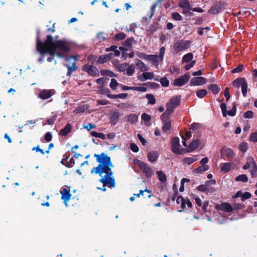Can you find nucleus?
<instances>
[{
    "mask_svg": "<svg viewBox=\"0 0 257 257\" xmlns=\"http://www.w3.org/2000/svg\"><path fill=\"white\" fill-rule=\"evenodd\" d=\"M208 12L212 14H217L219 12V8L217 6L212 7L209 10Z\"/></svg>",
    "mask_w": 257,
    "mask_h": 257,
    "instance_id": "37998d69",
    "label": "nucleus"
},
{
    "mask_svg": "<svg viewBox=\"0 0 257 257\" xmlns=\"http://www.w3.org/2000/svg\"><path fill=\"white\" fill-rule=\"evenodd\" d=\"M244 80L243 78H237L233 81L232 85L235 87H239L242 84Z\"/></svg>",
    "mask_w": 257,
    "mask_h": 257,
    "instance_id": "7c9ffc66",
    "label": "nucleus"
},
{
    "mask_svg": "<svg viewBox=\"0 0 257 257\" xmlns=\"http://www.w3.org/2000/svg\"><path fill=\"white\" fill-rule=\"evenodd\" d=\"M146 97L149 101V103L154 104L156 103V99L153 94H147Z\"/></svg>",
    "mask_w": 257,
    "mask_h": 257,
    "instance_id": "c9c22d12",
    "label": "nucleus"
},
{
    "mask_svg": "<svg viewBox=\"0 0 257 257\" xmlns=\"http://www.w3.org/2000/svg\"><path fill=\"white\" fill-rule=\"evenodd\" d=\"M154 77V74L153 72H143L142 74L139 75L137 77L138 80L143 82L147 80H151Z\"/></svg>",
    "mask_w": 257,
    "mask_h": 257,
    "instance_id": "ddd939ff",
    "label": "nucleus"
},
{
    "mask_svg": "<svg viewBox=\"0 0 257 257\" xmlns=\"http://www.w3.org/2000/svg\"><path fill=\"white\" fill-rule=\"evenodd\" d=\"M107 80H108V79L105 78H104V77H101V78L97 79L96 80V82L98 84H103L105 83H107Z\"/></svg>",
    "mask_w": 257,
    "mask_h": 257,
    "instance_id": "0e129e2a",
    "label": "nucleus"
},
{
    "mask_svg": "<svg viewBox=\"0 0 257 257\" xmlns=\"http://www.w3.org/2000/svg\"><path fill=\"white\" fill-rule=\"evenodd\" d=\"M193 58V54L192 53H188L185 55L182 59L183 62L188 63L192 60Z\"/></svg>",
    "mask_w": 257,
    "mask_h": 257,
    "instance_id": "f704fd0d",
    "label": "nucleus"
},
{
    "mask_svg": "<svg viewBox=\"0 0 257 257\" xmlns=\"http://www.w3.org/2000/svg\"><path fill=\"white\" fill-rule=\"evenodd\" d=\"M253 113L252 111L248 110L244 113L243 116L246 118H251L253 117Z\"/></svg>",
    "mask_w": 257,
    "mask_h": 257,
    "instance_id": "13d9d810",
    "label": "nucleus"
},
{
    "mask_svg": "<svg viewBox=\"0 0 257 257\" xmlns=\"http://www.w3.org/2000/svg\"><path fill=\"white\" fill-rule=\"evenodd\" d=\"M197 189L201 192H205L208 191V187H207L206 184L205 185H200L198 186Z\"/></svg>",
    "mask_w": 257,
    "mask_h": 257,
    "instance_id": "6e6d98bb",
    "label": "nucleus"
},
{
    "mask_svg": "<svg viewBox=\"0 0 257 257\" xmlns=\"http://www.w3.org/2000/svg\"><path fill=\"white\" fill-rule=\"evenodd\" d=\"M94 157L96 158V162L98 163L97 167L93 168L91 173L98 174L102 178L99 181L103 184L102 188H98V189L102 191H106L105 186L108 187H114L115 184L114 179L113 177V172L111 168L114 167L110 157L104 153L100 154H94Z\"/></svg>",
    "mask_w": 257,
    "mask_h": 257,
    "instance_id": "f257e3e1",
    "label": "nucleus"
},
{
    "mask_svg": "<svg viewBox=\"0 0 257 257\" xmlns=\"http://www.w3.org/2000/svg\"><path fill=\"white\" fill-rule=\"evenodd\" d=\"M119 113L118 111H114L111 114L110 123L112 125H114L118 122L119 118Z\"/></svg>",
    "mask_w": 257,
    "mask_h": 257,
    "instance_id": "f3484780",
    "label": "nucleus"
},
{
    "mask_svg": "<svg viewBox=\"0 0 257 257\" xmlns=\"http://www.w3.org/2000/svg\"><path fill=\"white\" fill-rule=\"evenodd\" d=\"M225 155L227 157L233 158L234 157V153L233 151L230 148H227L225 150Z\"/></svg>",
    "mask_w": 257,
    "mask_h": 257,
    "instance_id": "c03bdc74",
    "label": "nucleus"
},
{
    "mask_svg": "<svg viewBox=\"0 0 257 257\" xmlns=\"http://www.w3.org/2000/svg\"><path fill=\"white\" fill-rule=\"evenodd\" d=\"M141 117L142 119L146 122H148L151 119V115H148L145 113H144L142 114Z\"/></svg>",
    "mask_w": 257,
    "mask_h": 257,
    "instance_id": "a18cd8bd",
    "label": "nucleus"
},
{
    "mask_svg": "<svg viewBox=\"0 0 257 257\" xmlns=\"http://www.w3.org/2000/svg\"><path fill=\"white\" fill-rule=\"evenodd\" d=\"M52 138V136L50 132L47 133L45 135V140L47 142H50L51 141Z\"/></svg>",
    "mask_w": 257,
    "mask_h": 257,
    "instance_id": "338daca9",
    "label": "nucleus"
},
{
    "mask_svg": "<svg viewBox=\"0 0 257 257\" xmlns=\"http://www.w3.org/2000/svg\"><path fill=\"white\" fill-rule=\"evenodd\" d=\"M37 49L42 55L46 54L50 55V57L47 58V61L50 62L54 60V56L55 55L60 58L63 57L64 56L63 53H67L69 51V47L66 42L62 41L54 42L52 36H47L45 42L37 40Z\"/></svg>",
    "mask_w": 257,
    "mask_h": 257,
    "instance_id": "f03ea898",
    "label": "nucleus"
},
{
    "mask_svg": "<svg viewBox=\"0 0 257 257\" xmlns=\"http://www.w3.org/2000/svg\"><path fill=\"white\" fill-rule=\"evenodd\" d=\"M136 65L137 68L140 69L141 72H145L148 71L149 69L145 65L144 62L139 59H137L136 60Z\"/></svg>",
    "mask_w": 257,
    "mask_h": 257,
    "instance_id": "6ab92c4d",
    "label": "nucleus"
},
{
    "mask_svg": "<svg viewBox=\"0 0 257 257\" xmlns=\"http://www.w3.org/2000/svg\"><path fill=\"white\" fill-rule=\"evenodd\" d=\"M216 209L225 212H231L233 211L232 206L228 203L224 202L216 206Z\"/></svg>",
    "mask_w": 257,
    "mask_h": 257,
    "instance_id": "f8f14e48",
    "label": "nucleus"
},
{
    "mask_svg": "<svg viewBox=\"0 0 257 257\" xmlns=\"http://www.w3.org/2000/svg\"><path fill=\"white\" fill-rule=\"evenodd\" d=\"M241 87L242 95H243V96H245L247 93V84L245 79L243 81L242 84L241 85Z\"/></svg>",
    "mask_w": 257,
    "mask_h": 257,
    "instance_id": "72a5a7b5",
    "label": "nucleus"
},
{
    "mask_svg": "<svg viewBox=\"0 0 257 257\" xmlns=\"http://www.w3.org/2000/svg\"><path fill=\"white\" fill-rule=\"evenodd\" d=\"M172 151L176 154H182L183 149L180 148L179 139L178 137H175L173 139L172 143Z\"/></svg>",
    "mask_w": 257,
    "mask_h": 257,
    "instance_id": "6e6552de",
    "label": "nucleus"
},
{
    "mask_svg": "<svg viewBox=\"0 0 257 257\" xmlns=\"http://www.w3.org/2000/svg\"><path fill=\"white\" fill-rule=\"evenodd\" d=\"M235 180L236 181L246 182L248 180V178L246 175L242 174L237 176L235 178Z\"/></svg>",
    "mask_w": 257,
    "mask_h": 257,
    "instance_id": "e433bc0d",
    "label": "nucleus"
},
{
    "mask_svg": "<svg viewBox=\"0 0 257 257\" xmlns=\"http://www.w3.org/2000/svg\"><path fill=\"white\" fill-rule=\"evenodd\" d=\"M209 169V166L208 165L203 166L201 165L198 168L195 169L194 170V172L196 173H202L204 172H205L208 170Z\"/></svg>",
    "mask_w": 257,
    "mask_h": 257,
    "instance_id": "bb28decb",
    "label": "nucleus"
},
{
    "mask_svg": "<svg viewBox=\"0 0 257 257\" xmlns=\"http://www.w3.org/2000/svg\"><path fill=\"white\" fill-rule=\"evenodd\" d=\"M176 202L177 204H180L181 207L182 209H184L186 207V200L181 196L177 197Z\"/></svg>",
    "mask_w": 257,
    "mask_h": 257,
    "instance_id": "c85d7f7f",
    "label": "nucleus"
},
{
    "mask_svg": "<svg viewBox=\"0 0 257 257\" xmlns=\"http://www.w3.org/2000/svg\"><path fill=\"white\" fill-rule=\"evenodd\" d=\"M220 108L223 116L224 117H226L227 115L226 105L225 103H221L220 105Z\"/></svg>",
    "mask_w": 257,
    "mask_h": 257,
    "instance_id": "09e8293b",
    "label": "nucleus"
},
{
    "mask_svg": "<svg viewBox=\"0 0 257 257\" xmlns=\"http://www.w3.org/2000/svg\"><path fill=\"white\" fill-rule=\"evenodd\" d=\"M77 60V57L76 56H73L72 57H70L68 58H67L66 59V61L68 62H71L73 61L72 65L71 66L69 65L68 64H66L65 66L68 69V71L67 73V75L70 76L72 72L74 71H75L77 69V66L76 65L75 62Z\"/></svg>",
    "mask_w": 257,
    "mask_h": 257,
    "instance_id": "0eeeda50",
    "label": "nucleus"
},
{
    "mask_svg": "<svg viewBox=\"0 0 257 257\" xmlns=\"http://www.w3.org/2000/svg\"><path fill=\"white\" fill-rule=\"evenodd\" d=\"M125 38V35L123 33H119L114 36V40L116 41H119L120 40L124 39Z\"/></svg>",
    "mask_w": 257,
    "mask_h": 257,
    "instance_id": "49530a36",
    "label": "nucleus"
},
{
    "mask_svg": "<svg viewBox=\"0 0 257 257\" xmlns=\"http://www.w3.org/2000/svg\"><path fill=\"white\" fill-rule=\"evenodd\" d=\"M208 89L213 94H217L220 91L221 89L217 84H213L208 86Z\"/></svg>",
    "mask_w": 257,
    "mask_h": 257,
    "instance_id": "5701e85b",
    "label": "nucleus"
},
{
    "mask_svg": "<svg viewBox=\"0 0 257 257\" xmlns=\"http://www.w3.org/2000/svg\"><path fill=\"white\" fill-rule=\"evenodd\" d=\"M118 85V83L117 82L116 80L114 78H112L111 79V81L109 84L110 87L112 89L115 90V89H116V88Z\"/></svg>",
    "mask_w": 257,
    "mask_h": 257,
    "instance_id": "ea45409f",
    "label": "nucleus"
},
{
    "mask_svg": "<svg viewBox=\"0 0 257 257\" xmlns=\"http://www.w3.org/2000/svg\"><path fill=\"white\" fill-rule=\"evenodd\" d=\"M150 83H146L143 84L142 86H135L134 87V90L142 92H146L147 91V88L145 86L148 85Z\"/></svg>",
    "mask_w": 257,
    "mask_h": 257,
    "instance_id": "473e14b6",
    "label": "nucleus"
},
{
    "mask_svg": "<svg viewBox=\"0 0 257 257\" xmlns=\"http://www.w3.org/2000/svg\"><path fill=\"white\" fill-rule=\"evenodd\" d=\"M172 18L176 21H181L182 20V16L178 13H172Z\"/></svg>",
    "mask_w": 257,
    "mask_h": 257,
    "instance_id": "603ef678",
    "label": "nucleus"
},
{
    "mask_svg": "<svg viewBox=\"0 0 257 257\" xmlns=\"http://www.w3.org/2000/svg\"><path fill=\"white\" fill-rule=\"evenodd\" d=\"M127 64H128L126 63H124L122 64H118L116 66V68L120 72H124V71H126Z\"/></svg>",
    "mask_w": 257,
    "mask_h": 257,
    "instance_id": "4c0bfd02",
    "label": "nucleus"
},
{
    "mask_svg": "<svg viewBox=\"0 0 257 257\" xmlns=\"http://www.w3.org/2000/svg\"><path fill=\"white\" fill-rule=\"evenodd\" d=\"M200 145V142L198 140H195L192 141L188 146L189 149L190 151L197 149Z\"/></svg>",
    "mask_w": 257,
    "mask_h": 257,
    "instance_id": "b1692460",
    "label": "nucleus"
},
{
    "mask_svg": "<svg viewBox=\"0 0 257 257\" xmlns=\"http://www.w3.org/2000/svg\"><path fill=\"white\" fill-rule=\"evenodd\" d=\"M191 42L190 41H178L173 45L172 52L173 53H177L180 51L185 50L188 49Z\"/></svg>",
    "mask_w": 257,
    "mask_h": 257,
    "instance_id": "20e7f679",
    "label": "nucleus"
},
{
    "mask_svg": "<svg viewBox=\"0 0 257 257\" xmlns=\"http://www.w3.org/2000/svg\"><path fill=\"white\" fill-rule=\"evenodd\" d=\"M247 149V144L246 143H242L240 145V150L242 152H245Z\"/></svg>",
    "mask_w": 257,
    "mask_h": 257,
    "instance_id": "e2e57ef3",
    "label": "nucleus"
},
{
    "mask_svg": "<svg viewBox=\"0 0 257 257\" xmlns=\"http://www.w3.org/2000/svg\"><path fill=\"white\" fill-rule=\"evenodd\" d=\"M224 96L226 98V100L228 101L230 98V95L229 93V88H228V87L225 88L224 91Z\"/></svg>",
    "mask_w": 257,
    "mask_h": 257,
    "instance_id": "69168bd1",
    "label": "nucleus"
},
{
    "mask_svg": "<svg viewBox=\"0 0 257 257\" xmlns=\"http://www.w3.org/2000/svg\"><path fill=\"white\" fill-rule=\"evenodd\" d=\"M162 86L167 87L169 85V81L166 77H163L160 80Z\"/></svg>",
    "mask_w": 257,
    "mask_h": 257,
    "instance_id": "a19ab883",
    "label": "nucleus"
},
{
    "mask_svg": "<svg viewBox=\"0 0 257 257\" xmlns=\"http://www.w3.org/2000/svg\"><path fill=\"white\" fill-rule=\"evenodd\" d=\"M147 57V60L149 61L151 64L154 66L157 69L158 68L159 62L163 61V60L159 58L157 55H149Z\"/></svg>",
    "mask_w": 257,
    "mask_h": 257,
    "instance_id": "9d476101",
    "label": "nucleus"
},
{
    "mask_svg": "<svg viewBox=\"0 0 257 257\" xmlns=\"http://www.w3.org/2000/svg\"><path fill=\"white\" fill-rule=\"evenodd\" d=\"M165 47L164 46H162L159 51V55H158V57L160 58L162 60H163L164 56L165 53Z\"/></svg>",
    "mask_w": 257,
    "mask_h": 257,
    "instance_id": "5fc2aeb1",
    "label": "nucleus"
},
{
    "mask_svg": "<svg viewBox=\"0 0 257 257\" xmlns=\"http://www.w3.org/2000/svg\"><path fill=\"white\" fill-rule=\"evenodd\" d=\"M83 70L86 71L89 75L92 76H97L98 75V71L96 67L88 64L83 66Z\"/></svg>",
    "mask_w": 257,
    "mask_h": 257,
    "instance_id": "9b49d317",
    "label": "nucleus"
},
{
    "mask_svg": "<svg viewBox=\"0 0 257 257\" xmlns=\"http://www.w3.org/2000/svg\"><path fill=\"white\" fill-rule=\"evenodd\" d=\"M200 124L198 123H193L190 126V128L194 131H197L200 127Z\"/></svg>",
    "mask_w": 257,
    "mask_h": 257,
    "instance_id": "4d7b16f0",
    "label": "nucleus"
},
{
    "mask_svg": "<svg viewBox=\"0 0 257 257\" xmlns=\"http://www.w3.org/2000/svg\"><path fill=\"white\" fill-rule=\"evenodd\" d=\"M126 74L129 76H132L135 71V66L133 64H127V68L126 69Z\"/></svg>",
    "mask_w": 257,
    "mask_h": 257,
    "instance_id": "2f4dec72",
    "label": "nucleus"
},
{
    "mask_svg": "<svg viewBox=\"0 0 257 257\" xmlns=\"http://www.w3.org/2000/svg\"><path fill=\"white\" fill-rule=\"evenodd\" d=\"M236 111V105H235V103H234L232 108L231 110H230L229 111H228V112H227V114H228L229 115L231 116H233L235 115Z\"/></svg>",
    "mask_w": 257,
    "mask_h": 257,
    "instance_id": "de8ad7c7",
    "label": "nucleus"
},
{
    "mask_svg": "<svg viewBox=\"0 0 257 257\" xmlns=\"http://www.w3.org/2000/svg\"><path fill=\"white\" fill-rule=\"evenodd\" d=\"M197 160V156H193L191 157H185L183 160V163L184 164L190 165Z\"/></svg>",
    "mask_w": 257,
    "mask_h": 257,
    "instance_id": "412c9836",
    "label": "nucleus"
},
{
    "mask_svg": "<svg viewBox=\"0 0 257 257\" xmlns=\"http://www.w3.org/2000/svg\"><path fill=\"white\" fill-rule=\"evenodd\" d=\"M60 193L62 195L61 199L64 201L65 204L67 205V202L70 199L71 194L69 191L66 188H63Z\"/></svg>",
    "mask_w": 257,
    "mask_h": 257,
    "instance_id": "2eb2a0df",
    "label": "nucleus"
},
{
    "mask_svg": "<svg viewBox=\"0 0 257 257\" xmlns=\"http://www.w3.org/2000/svg\"><path fill=\"white\" fill-rule=\"evenodd\" d=\"M107 61H108L107 57L106 56V55H101L99 57V58L97 60V62L99 64H103V63L107 62Z\"/></svg>",
    "mask_w": 257,
    "mask_h": 257,
    "instance_id": "79ce46f5",
    "label": "nucleus"
},
{
    "mask_svg": "<svg viewBox=\"0 0 257 257\" xmlns=\"http://www.w3.org/2000/svg\"><path fill=\"white\" fill-rule=\"evenodd\" d=\"M250 140L254 143L257 142V131L251 134Z\"/></svg>",
    "mask_w": 257,
    "mask_h": 257,
    "instance_id": "052dcab7",
    "label": "nucleus"
},
{
    "mask_svg": "<svg viewBox=\"0 0 257 257\" xmlns=\"http://www.w3.org/2000/svg\"><path fill=\"white\" fill-rule=\"evenodd\" d=\"M251 196V194L249 192H246L242 194V195H241V200L243 201L245 199H248L250 198Z\"/></svg>",
    "mask_w": 257,
    "mask_h": 257,
    "instance_id": "680f3d73",
    "label": "nucleus"
},
{
    "mask_svg": "<svg viewBox=\"0 0 257 257\" xmlns=\"http://www.w3.org/2000/svg\"><path fill=\"white\" fill-rule=\"evenodd\" d=\"M55 93L54 89H43L39 93V97L42 99H47L50 98Z\"/></svg>",
    "mask_w": 257,
    "mask_h": 257,
    "instance_id": "1a4fd4ad",
    "label": "nucleus"
},
{
    "mask_svg": "<svg viewBox=\"0 0 257 257\" xmlns=\"http://www.w3.org/2000/svg\"><path fill=\"white\" fill-rule=\"evenodd\" d=\"M157 174L158 176L159 180L162 182H165L167 180V177L166 175L161 171H158L157 172Z\"/></svg>",
    "mask_w": 257,
    "mask_h": 257,
    "instance_id": "c756f323",
    "label": "nucleus"
},
{
    "mask_svg": "<svg viewBox=\"0 0 257 257\" xmlns=\"http://www.w3.org/2000/svg\"><path fill=\"white\" fill-rule=\"evenodd\" d=\"M207 92L205 89H201L198 90L196 92V95L200 98H203L207 94Z\"/></svg>",
    "mask_w": 257,
    "mask_h": 257,
    "instance_id": "58836bf2",
    "label": "nucleus"
},
{
    "mask_svg": "<svg viewBox=\"0 0 257 257\" xmlns=\"http://www.w3.org/2000/svg\"><path fill=\"white\" fill-rule=\"evenodd\" d=\"M147 192L149 193V195L148 196V198H150L152 196V195L151 194V192L150 191V190H148L147 189H145L144 191L141 190L140 191L139 193H138V194H135L134 195L139 197L140 196V195H143V193H144V192Z\"/></svg>",
    "mask_w": 257,
    "mask_h": 257,
    "instance_id": "3c124183",
    "label": "nucleus"
},
{
    "mask_svg": "<svg viewBox=\"0 0 257 257\" xmlns=\"http://www.w3.org/2000/svg\"><path fill=\"white\" fill-rule=\"evenodd\" d=\"M167 116L168 115H166L164 118V119H162L161 118V119L163 120L164 121V125H163V129H162L163 131L164 132H167L171 128V121L170 120H169L168 119H167Z\"/></svg>",
    "mask_w": 257,
    "mask_h": 257,
    "instance_id": "a211bd4d",
    "label": "nucleus"
},
{
    "mask_svg": "<svg viewBox=\"0 0 257 257\" xmlns=\"http://www.w3.org/2000/svg\"><path fill=\"white\" fill-rule=\"evenodd\" d=\"M158 153L155 151L150 152L148 154V160L152 162H155L158 158Z\"/></svg>",
    "mask_w": 257,
    "mask_h": 257,
    "instance_id": "aec40b11",
    "label": "nucleus"
},
{
    "mask_svg": "<svg viewBox=\"0 0 257 257\" xmlns=\"http://www.w3.org/2000/svg\"><path fill=\"white\" fill-rule=\"evenodd\" d=\"M134 163L140 167L147 177H150L153 175V170L148 164L138 159L134 160Z\"/></svg>",
    "mask_w": 257,
    "mask_h": 257,
    "instance_id": "39448f33",
    "label": "nucleus"
},
{
    "mask_svg": "<svg viewBox=\"0 0 257 257\" xmlns=\"http://www.w3.org/2000/svg\"><path fill=\"white\" fill-rule=\"evenodd\" d=\"M190 78V75L188 73H186L184 75L175 79L173 82V85L175 86H182L188 82Z\"/></svg>",
    "mask_w": 257,
    "mask_h": 257,
    "instance_id": "423d86ee",
    "label": "nucleus"
},
{
    "mask_svg": "<svg viewBox=\"0 0 257 257\" xmlns=\"http://www.w3.org/2000/svg\"><path fill=\"white\" fill-rule=\"evenodd\" d=\"M135 42L133 38L127 39L124 42V46L130 47L132 46L133 43Z\"/></svg>",
    "mask_w": 257,
    "mask_h": 257,
    "instance_id": "8fccbe9b",
    "label": "nucleus"
},
{
    "mask_svg": "<svg viewBox=\"0 0 257 257\" xmlns=\"http://www.w3.org/2000/svg\"><path fill=\"white\" fill-rule=\"evenodd\" d=\"M206 80L203 77L193 78L190 81V84L194 86H199L205 84Z\"/></svg>",
    "mask_w": 257,
    "mask_h": 257,
    "instance_id": "4468645a",
    "label": "nucleus"
},
{
    "mask_svg": "<svg viewBox=\"0 0 257 257\" xmlns=\"http://www.w3.org/2000/svg\"><path fill=\"white\" fill-rule=\"evenodd\" d=\"M104 35V33L102 32L99 33L97 34V38L99 39L100 42L103 41L105 39V37Z\"/></svg>",
    "mask_w": 257,
    "mask_h": 257,
    "instance_id": "774afa93",
    "label": "nucleus"
},
{
    "mask_svg": "<svg viewBox=\"0 0 257 257\" xmlns=\"http://www.w3.org/2000/svg\"><path fill=\"white\" fill-rule=\"evenodd\" d=\"M125 118L132 124L136 123L138 120V116L135 114H131L128 116H125Z\"/></svg>",
    "mask_w": 257,
    "mask_h": 257,
    "instance_id": "4be33fe9",
    "label": "nucleus"
},
{
    "mask_svg": "<svg viewBox=\"0 0 257 257\" xmlns=\"http://www.w3.org/2000/svg\"><path fill=\"white\" fill-rule=\"evenodd\" d=\"M131 150L135 153H137L139 151V149L137 145L134 143H131L130 144Z\"/></svg>",
    "mask_w": 257,
    "mask_h": 257,
    "instance_id": "bf43d9fd",
    "label": "nucleus"
},
{
    "mask_svg": "<svg viewBox=\"0 0 257 257\" xmlns=\"http://www.w3.org/2000/svg\"><path fill=\"white\" fill-rule=\"evenodd\" d=\"M71 125L70 123H68L66 125L65 127L62 129L60 132V135L63 136H66L71 131Z\"/></svg>",
    "mask_w": 257,
    "mask_h": 257,
    "instance_id": "a878e982",
    "label": "nucleus"
},
{
    "mask_svg": "<svg viewBox=\"0 0 257 257\" xmlns=\"http://www.w3.org/2000/svg\"><path fill=\"white\" fill-rule=\"evenodd\" d=\"M256 164L254 159L251 157H248L246 159V164L243 166V169L244 170L248 169L250 168H252L254 166H256Z\"/></svg>",
    "mask_w": 257,
    "mask_h": 257,
    "instance_id": "dca6fc26",
    "label": "nucleus"
},
{
    "mask_svg": "<svg viewBox=\"0 0 257 257\" xmlns=\"http://www.w3.org/2000/svg\"><path fill=\"white\" fill-rule=\"evenodd\" d=\"M220 165L221 166V171L223 172V173H227L230 170L231 166V164L223 163L221 164Z\"/></svg>",
    "mask_w": 257,
    "mask_h": 257,
    "instance_id": "cd10ccee",
    "label": "nucleus"
},
{
    "mask_svg": "<svg viewBox=\"0 0 257 257\" xmlns=\"http://www.w3.org/2000/svg\"><path fill=\"white\" fill-rule=\"evenodd\" d=\"M181 97L177 96L172 98L167 104V109L162 115V118L174 112V108L178 105L180 103Z\"/></svg>",
    "mask_w": 257,
    "mask_h": 257,
    "instance_id": "7ed1b4c3",
    "label": "nucleus"
},
{
    "mask_svg": "<svg viewBox=\"0 0 257 257\" xmlns=\"http://www.w3.org/2000/svg\"><path fill=\"white\" fill-rule=\"evenodd\" d=\"M243 66L241 64H240L238 66H237V67L233 69L231 71V72L232 73H236L240 72L241 71H242V70L243 69Z\"/></svg>",
    "mask_w": 257,
    "mask_h": 257,
    "instance_id": "864d4df0",
    "label": "nucleus"
},
{
    "mask_svg": "<svg viewBox=\"0 0 257 257\" xmlns=\"http://www.w3.org/2000/svg\"><path fill=\"white\" fill-rule=\"evenodd\" d=\"M179 6L183 9H187V10H191L192 7L188 0H182L179 4Z\"/></svg>",
    "mask_w": 257,
    "mask_h": 257,
    "instance_id": "393cba45",
    "label": "nucleus"
}]
</instances>
